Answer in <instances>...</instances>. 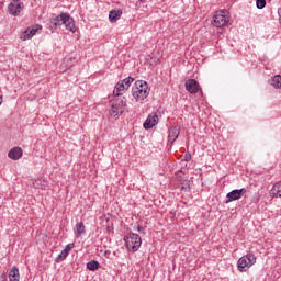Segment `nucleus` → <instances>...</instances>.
Returning <instances> with one entry per match:
<instances>
[{
    "label": "nucleus",
    "instance_id": "nucleus-15",
    "mask_svg": "<svg viewBox=\"0 0 281 281\" xmlns=\"http://www.w3.org/2000/svg\"><path fill=\"white\" fill-rule=\"evenodd\" d=\"M269 85H271V87H274V89H281V76L276 75L274 77H272L269 80Z\"/></svg>",
    "mask_w": 281,
    "mask_h": 281
},
{
    "label": "nucleus",
    "instance_id": "nucleus-5",
    "mask_svg": "<svg viewBox=\"0 0 281 281\" xmlns=\"http://www.w3.org/2000/svg\"><path fill=\"white\" fill-rule=\"evenodd\" d=\"M256 265V255L254 254H247L239 258L237 261V269L241 273L247 271L250 267H254Z\"/></svg>",
    "mask_w": 281,
    "mask_h": 281
},
{
    "label": "nucleus",
    "instance_id": "nucleus-1",
    "mask_svg": "<svg viewBox=\"0 0 281 281\" xmlns=\"http://www.w3.org/2000/svg\"><path fill=\"white\" fill-rule=\"evenodd\" d=\"M49 23L50 30H56L58 25H66V30H68V32H76V23L74 22V18L67 13H61L56 18H52Z\"/></svg>",
    "mask_w": 281,
    "mask_h": 281
},
{
    "label": "nucleus",
    "instance_id": "nucleus-7",
    "mask_svg": "<svg viewBox=\"0 0 281 281\" xmlns=\"http://www.w3.org/2000/svg\"><path fill=\"white\" fill-rule=\"evenodd\" d=\"M247 193V189H235L226 194V203H232V201H239L243 195Z\"/></svg>",
    "mask_w": 281,
    "mask_h": 281
},
{
    "label": "nucleus",
    "instance_id": "nucleus-14",
    "mask_svg": "<svg viewBox=\"0 0 281 281\" xmlns=\"http://www.w3.org/2000/svg\"><path fill=\"white\" fill-rule=\"evenodd\" d=\"M122 18V10H112L109 13V21L110 23H117Z\"/></svg>",
    "mask_w": 281,
    "mask_h": 281
},
{
    "label": "nucleus",
    "instance_id": "nucleus-2",
    "mask_svg": "<svg viewBox=\"0 0 281 281\" xmlns=\"http://www.w3.org/2000/svg\"><path fill=\"white\" fill-rule=\"evenodd\" d=\"M132 95L137 102L146 100L150 95V88H148V82L144 80L135 81L134 87L132 88Z\"/></svg>",
    "mask_w": 281,
    "mask_h": 281
},
{
    "label": "nucleus",
    "instance_id": "nucleus-12",
    "mask_svg": "<svg viewBox=\"0 0 281 281\" xmlns=\"http://www.w3.org/2000/svg\"><path fill=\"white\" fill-rule=\"evenodd\" d=\"M124 91H128L123 81H119L113 90L114 98H122Z\"/></svg>",
    "mask_w": 281,
    "mask_h": 281
},
{
    "label": "nucleus",
    "instance_id": "nucleus-25",
    "mask_svg": "<svg viewBox=\"0 0 281 281\" xmlns=\"http://www.w3.org/2000/svg\"><path fill=\"white\" fill-rule=\"evenodd\" d=\"M256 7L258 10H263L267 7V0H256Z\"/></svg>",
    "mask_w": 281,
    "mask_h": 281
},
{
    "label": "nucleus",
    "instance_id": "nucleus-16",
    "mask_svg": "<svg viewBox=\"0 0 281 281\" xmlns=\"http://www.w3.org/2000/svg\"><path fill=\"white\" fill-rule=\"evenodd\" d=\"M9 280L10 281H19L20 280V274H19V268L12 267L10 272H9Z\"/></svg>",
    "mask_w": 281,
    "mask_h": 281
},
{
    "label": "nucleus",
    "instance_id": "nucleus-18",
    "mask_svg": "<svg viewBox=\"0 0 281 281\" xmlns=\"http://www.w3.org/2000/svg\"><path fill=\"white\" fill-rule=\"evenodd\" d=\"M86 227H85V223L80 222L78 224H76V237L79 238V236H82V234H85Z\"/></svg>",
    "mask_w": 281,
    "mask_h": 281
},
{
    "label": "nucleus",
    "instance_id": "nucleus-28",
    "mask_svg": "<svg viewBox=\"0 0 281 281\" xmlns=\"http://www.w3.org/2000/svg\"><path fill=\"white\" fill-rule=\"evenodd\" d=\"M0 281H8V273L3 272L0 274Z\"/></svg>",
    "mask_w": 281,
    "mask_h": 281
},
{
    "label": "nucleus",
    "instance_id": "nucleus-26",
    "mask_svg": "<svg viewBox=\"0 0 281 281\" xmlns=\"http://www.w3.org/2000/svg\"><path fill=\"white\" fill-rule=\"evenodd\" d=\"M151 122L154 123V125L156 126V124L159 123V116L157 114H153L151 115Z\"/></svg>",
    "mask_w": 281,
    "mask_h": 281
},
{
    "label": "nucleus",
    "instance_id": "nucleus-19",
    "mask_svg": "<svg viewBox=\"0 0 281 281\" xmlns=\"http://www.w3.org/2000/svg\"><path fill=\"white\" fill-rule=\"evenodd\" d=\"M143 126L146 131L153 128L155 126V123L153 122V114H150L145 122L143 123Z\"/></svg>",
    "mask_w": 281,
    "mask_h": 281
},
{
    "label": "nucleus",
    "instance_id": "nucleus-6",
    "mask_svg": "<svg viewBox=\"0 0 281 281\" xmlns=\"http://www.w3.org/2000/svg\"><path fill=\"white\" fill-rule=\"evenodd\" d=\"M23 11V2L21 0H12L8 5V12L11 16H19Z\"/></svg>",
    "mask_w": 281,
    "mask_h": 281
},
{
    "label": "nucleus",
    "instance_id": "nucleus-30",
    "mask_svg": "<svg viewBox=\"0 0 281 281\" xmlns=\"http://www.w3.org/2000/svg\"><path fill=\"white\" fill-rule=\"evenodd\" d=\"M137 232H139L140 234L144 233V227L137 226Z\"/></svg>",
    "mask_w": 281,
    "mask_h": 281
},
{
    "label": "nucleus",
    "instance_id": "nucleus-3",
    "mask_svg": "<svg viewBox=\"0 0 281 281\" xmlns=\"http://www.w3.org/2000/svg\"><path fill=\"white\" fill-rule=\"evenodd\" d=\"M110 115L117 117V115H122L126 109V97H114V99L110 101Z\"/></svg>",
    "mask_w": 281,
    "mask_h": 281
},
{
    "label": "nucleus",
    "instance_id": "nucleus-24",
    "mask_svg": "<svg viewBox=\"0 0 281 281\" xmlns=\"http://www.w3.org/2000/svg\"><path fill=\"white\" fill-rule=\"evenodd\" d=\"M20 38L21 41H30V38H32L30 35V31L26 29L24 32H22Z\"/></svg>",
    "mask_w": 281,
    "mask_h": 281
},
{
    "label": "nucleus",
    "instance_id": "nucleus-9",
    "mask_svg": "<svg viewBox=\"0 0 281 281\" xmlns=\"http://www.w3.org/2000/svg\"><path fill=\"white\" fill-rule=\"evenodd\" d=\"M184 87L189 93H199V81L195 79H188L184 83Z\"/></svg>",
    "mask_w": 281,
    "mask_h": 281
},
{
    "label": "nucleus",
    "instance_id": "nucleus-23",
    "mask_svg": "<svg viewBox=\"0 0 281 281\" xmlns=\"http://www.w3.org/2000/svg\"><path fill=\"white\" fill-rule=\"evenodd\" d=\"M121 81H123V83L125 85V88L128 89L131 87V85H133V82H135V79L132 77H127Z\"/></svg>",
    "mask_w": 281,
    "mask_h": 281
},
{
    "label": "nucleus",
    "instance_id": "nucleus-27",
    "mask_svg": "<svg viewBox=\"0 0 281 281\" xmlns=\"http://www.w3.org/2000/svg\"><path fill=\"white\" fill-rule=\"evenodd\" d=\"M191 160H192V155L190 154H186L184 159H182V161H191Z\"/></svg>",
    "mask_w": 281,
    "mask_h": 281
},
{
    "label": "nucleus",
    "instance_id": "nucleus-31",
    "mask_svg": "<svg viewBox=\"0 0 281 281\" xmlns=\"http://www.w3.org/2000/svg\"><path fill=\"white\" fill-rule=\"evenodd\" d=\"M3 104V97H0V105Z\"/></svg>",
    "mask_w": 281,
    "mask_h": 281
},
{
    "label": "nucleus",
    "instance_id": "nucleus-32",
    "mask_svg": "<svg viewBox=\"0 0 281 281\" xmlns=\"http://www.w3.org/2000/svg\"><path fill=\"white\" fill-rule=\"evenodd\" d=\"M142 3H144V1H146V0H139Z\"/></svg>",
    "mask_w": 281,
    "mask_h": 281
},
{
    "label": "nucleus",
    "instance_id": "nucleus-11",
    "mask_svg": "<svg viewBox=\"0 0 281 281\" xmlns=\"http://www.w3.org/2000/svg\"><path fill=\"white\" fill-rule=\"evenodd\" d=\"M181 133V130L177 126L169 127V135H168V142L171 144H175L177 139L179 138V135Z\"/></svg>",
    "mask_w": 281,
    "mask_h": 281
},
{
    "label": "nucleus",
    "instance_id": "nucleus-22",
    "mask_svg": "<svg viewBox=\"0 0 281 281\" xmlns=\"http://www.w3.org/2000/svg\"><path fill=\"white\" fill-rule=\"evenodd\" d=\"M45 186H47V182H45L44 180H35L33 182V188H36V189H41V188H45Z\"/></svg>",
    "mask_w": 281,
    "mask_h": 281
},
{
    "label": "nucleus",
    "instance_id": "nucleus-8",
    "mask_svg": "<svg viewBox=\"0 0 281 281\" xmlns=\"http://www.w3.org/2000/svg\"><path fill=\"white\" fill-rule=\"evenodd\" d=\"M227 16L225 15V11H217L213 16V24L215 27H223L227 25Z\"/></svg>",
    "mask_w": 281,
    "mask_h": 281
},
{
    "label": "nucleus",
    "instance_id": "nucleus-4",
    "mask_svg": "<svg viewBox=\"0 0 281 281\" xmlns=\"http://www.w3.org/2000/svg\"><path fill=\"white\" fill-rule=\"evenodd\" d=\"M124 240L127 249H131L133 254L138 251L139 247H142V237L135 233H130L127 236H125Z\"/></svg>",
    "mask_w": 281,
    "mask_h": 281
},
{
    "label": "nucleus",
    "instance_id": "nucleus-10",
    "mask_svg": "<svg viewBox=\"0 0 281 281\" xmlns=\"http://www.w3.org/2000/svg\"><path fill=\"white\" fill-rule=\"evenodd\" d=\"M9 159H12L13 161H19L21 157H23V149L21 147H13L9 153H8Z\"/></svg>",
    "mask_w": 281,
    "mask_h": 281
},
{
    "label": "nucleus",
    "instance_id": "nucleus-20",
    "mask_svg": "<svg viewBox=\"0 0 281 281\" xmlns=\"http://www.w3.org/2000/svg\"><path fill=\"white\" fill-rule=\"evenodd\" d=\"M87 269H89V271H98V269H100V262L91 260L87 263Z\"/></svg>",
    "mask_w": 281,
    "mask_h": 281
},
{
    "label": "nucleus",
    "instance_id": "nucleus-29",
    "mask_svg": "<svg viewBox=\"0 0 281 281\" xmlns=\"http://www.w3.org/2000/svg\"><path fill=\"white\" fill-rule=\"evenodd\" d=\"M180 190H182L183 192H188V190H190V184H188V186H182V187L180 188Z\"/></svg>",
    "mask_w": 281,
    "mask_h": 281
},
{
    "label": "nucleus",
    "instance_id": "nucleus-21",
    "mask_svg": "<svg viewBox=\"0 0 281 281\" xmlns=\"http://www.w3.org/2000/svg\"><path fill=\"white\" fill-rule=\"evenodd\" d=\"M26 30H29V34H30V36L32 38V36H36V33H38L41 30H43V26L37 24V25L33 26V27H27Z\"/></svg>",
    "mask_w": 281,
    "mask_h": 281
},
{
    "label": "nucleus",
    "instance_id": "nucleus-13",
    "mask_svg": "<svg viewBox=\"0 0 281 281\" xmlns=\"http://www.w3.org/2000/svg\"><path fill=\"white\" fill-rule=\"evenodd\" d=\"M75 247V244H68L64 250L57 256L56 262H60V260H65L67 256H69V251Z\"/></svg>",
    "mask_w": 281,
    "mask_h": 281
},
{
    "label": "nucleus",
    "instance_id": "nucleus-17",
    "mask_svg": "<svg viewBox=\"0 0 281 281\" xmlns=\"http://www.w3.org/2000/svg\"><path fill=\"white\" fill-rule=\"evenodd\" d=\"M271 194L273 196V199H278L281 198V182H277L271 190Z\"/></svg>",
    "mask_w": 281,
    "mask_h": 281
}]
</instances>
